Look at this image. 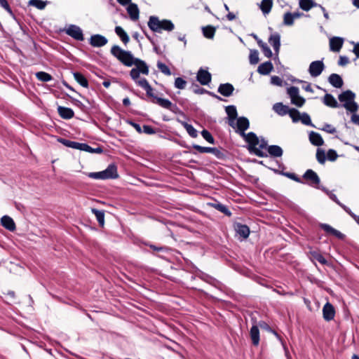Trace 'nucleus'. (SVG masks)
<instances>
[{"mask_svg": "<svg viewBox=\"0 0 359 359\" xmlns=\"http://www.w3.org/2000/svg\"><path fill=\"white\" fill-rule=\"evenodd\" d=\"M323 314L325 320L330 321L332 320L335 316L334 306L330 303L327 302L323 308Z\"/></svg>", "mask_w": 359, "mask_h": 359, "instance_id": "obj_8", "label": "nucleus"}, {"mask_svg": "<svg viewBox=\"0 0 359 359\" xmlns=\"http://www.w3.org/2000/svg\"><path fill=\"white\" fill-rule=\"evenodd\" d=\"M148 27L155 32L162 31L171 32L174 29V24L169 20H160L156 16H150L148 21Z\"/></svg>", "mask_w": 359, "mask_h": 359, "instance_id": "obj_2", "label": "nucleus"}, {"mask_svg": "<svg viewBox=\"0 0 359 359\" xmlns=\"http://www.w3.org/2000/svg\"><path fill=\"white\" fill-rule=\"evenodd\" d=\"M337 152L333 150V149H329L327 153V157L328 158V160L330 161H335L337 158Z\"/></svg>", "mask_w": 359, "mask_h": 359, "instance_id": "obj_53", "label": "nucleus"}, {"mask_svg": "<svg viewBox=\"0 0 359 359\" xmlns=\"http://www.w3.org/2000/svg\"><path fill=\"white\" fill-rule=\"evenodd\" d=\"M180 123L184 126L186 129L187 132L189 133L190 136L192 137H196L198 135L197 130L190 124H188L186 122L180 121Z\"/></svg>", "mask_w": 359, "mask_h": 359, "instance_id": "obj_35", "label": "nucleus"}, {"mask_svg": "<svg viewBox=\"0 0 359 359\" xmlns=\"http://www.w3.org/2000/svg\"><path fill=\"white\" fill-rule=\"evenodd\" d=\"M215 30L211 26H207L203 28V35L208 39H212L215 35Z\"/></svg>", "mask_w": 359, "mask_h": 359, "instance_id": "obj_41", "label": "nucleus"}, {"mask_svg": "<svg viewBox=\"0 0 359 359\" xmlns=\"http://www.w3.org/2000/svg\"><path fill=\"white\" fill-rule=\"evenodd\" d=\"M250 334L252 344L257 346L259 342V331L257 325H254L251 327Z\"/></svg>", "mask_w": 359, "mask_h": 359, "instance_id": "obj_19", "label": "nucleus"}, {"mask_svg": "<svg viewBox=\"0 0 359 359\" xmlns=\"http://www.w3.org/2000/svg\"><path fill=\"white\" fill-rule=\"evenodd\" d=\"M250 62L255 65L259 62V54L257 50H251L249 56Z\"/></svg>", "mask_w": 359, "mask_h": 359, "instance_id": "obj_46", "label": "nucleus"}, {"mask_svg": "<svg viewBox=\"0 0 359 359\" xmlns=\"http://www.w3.org/2000/svg\"><path fill=\"white\" fill-rule=\"evenodd\" d=\"M74 78L83 87H88V82L85 76L79 72L74 73Z\"/></svg>", "mask_w": 359, "mask_h": 359, "instance_id": "obj_33", "label": "nucleus"}, {"mask_svg": "<svg viewBox=\"0 0 359 359\" xmlns=\"http://www.w3.org/2000/svg\"><path fill=\"white\" fill-rule=\"evenodd\" d=\"M269 41L270 44L273 47L274 50L278 52L280 46L279 34H275L271 35L269 39Z\"/></svg>", "mask_w": 359, "mask_h": 359, "instance_id": "obj_28", "label": "nucleus"}, {"mask_svg": "<svg viewBox=\"0 0 359 359\" xmlns=\"http://www.w3.org/2000/svg\"><path fill=\"white\" fill-rule=\"evenodd\" d=\"M143 132L146 134H154V129L149 126H143Z\"/></svg>", "mask_w": 359, "mask_h": 359, "instance_id": "obj_60", "label": "nucleus"}, {"mask_svg": "<svg viewBox=\"0 0 359 359\" xmlns=\"http://www.w3.org/2000/svg\"><path fill=\"white\" fill-rule=\"evenodd\" d=\"M155 99L156 100V103L158 104H159L160 106H161L162 107L168 109H171L172 104L170 100H168L167 99L161 98V97H155Z\"/></svg>", "mask_w": 359, "mask_h": 359, "instance_id": "obj_39", "label": "nucleus"}, {"mask_svg": "<svg viewBox=\"0 0 359 359\" xmlns=\"http://www.w3.org/2000/svg\"><path fill=\"white\" fill-rule=\"evenodd\" d=\"M80 150L85 151L89 153L100 154L102 152V149L100 147L97 148H92L89 145L83 143H81V145H80Z\"/></svg>", "mask_w": 359, "mask_h": 359, "instance_id": "obj_31", "label": "nucleus"}, {"mask_svg": "<svg viewBox=\"0 0 359 359\" xmlns=\"http://www.w3.org/2000/svg\"><path fill=\"white\" fill-rule=\"evenodd\" d=\"M107 43V39L100 34H95L90 38V44L95 47H101Z\"/></svg>", "mask_w": 359, "mask_h": 359, "instance_id": "obj_13", "label": "nucleus"}, {"mask_svg": "<svg viewBox=\"0 0 359 359\" xmlns=\"http://www.w3.org/2000/svg\"><path fill=\"white\" fill-rule=\"evenodd\" d=\"M88 176L97 180L114 179L118 177L117 169L114 165H110L103 171L90 172Z\"/></svg>", "mask_w": 359, "mask_h": 359, "instance_id": "obj_5", "label": "nucleus"}, {"mask_svg": "<svg viewBox=\"0 0 359 359\" xmlns=\"http://www.w3.org/2000/svg\"><path fill=\"white\" fill-rule=\"evenodd\" d=\"M273 69V65L271 62H266L258 67L257 72L264 75L269 74Z\"/></svg>", "mask_w": 359, "mask_h": 359, "instance_id": "obj_23", "label": "nucleus"}, {"mask_svg": "<svg viewBox=\"0 0 359 359\" xmlns=\"http://www.w3.org/2000/svg\"><path fill=\"white\" fill-rule=\"evenodd\" d=\"M115 32L124 43H127L129 41V36L122 27L119 26L116 27Z\"/></svg>", "mask_w": 359, "mask_h": 359, "instance_id": "obj_30", "label": "nucleus"}, {"mask_svg": "<svg viewBox=\"0 0 359 359\" xmlns=\"http://www.w3.org/2000/svg\"><path fill=\"white\" fill-rule=\"evenodd\" d=\"M217 209L220 210L221 212L225 213L226 215H230V212L228 210V209L223 205H218Z\"/></svg>", "mask_w": 359, "mask_h": 359, "instance_id": "obj_61", "label": "nucleus"}, {"mask_svg": "<svg viewBox=\"0 0 359 359\" xmlns=\"http://www.w3.org/2000/svg\"><path fill=\"white\" fill-rule=\"evenodd\" d=\"M287 94L289 95L292 104L298 107H302L305 103V99L299 95V88L295 86H292L287 89Z\"/></svg>", "mask_w": 359, "mask_h": 359, "instance_id": "obj_6", "label": "nucleus"}, {"mask_svg": "<svg viewBox=\"0 0 359 359\" xmlns=\"http://www.w3.org/2000/svg\"><path fill=\"white\" fill-rule=\"evenodd\" d=\"M323 103L330 107H338L339 104L336 99L330 94H326L323 97Z\"/></svg>", "mask_w": 359, "mask_h": 359, "instance_id": "obj_25", "label": "nucleus"}, {"mask_svg": "<svg viewBox=\"0 0 359 359\" xmlns=\"http://www.w3.org/2000/svg\"><path fill=\"white\" fill-rule=\"evenodd\" d=\"M271 82L272 84L273 85H276V86H281L282 85V83H283V81L280 78H279L278 76H273L271 78Z\"/></svg>", "mask_w": 359, "mask_h": 359, "instance_id": "obj_55", "label": "nucleus"}, {"mask_svg": "<svg viewBox=\"0 0 359 359\" xmlns=\"http://www.w3.org/2000/svg\"><path fill=\"white\" fill-rule=\"evenodd\" d=\"M201 135L208 142L213 144L214 143V138L212 137V135L206 130H203L201 132Z\"/></svg>", "mask_w": 359, "mask_h": 359, "instance_id": "obj_51", "label": "nucleus"}, {"mask_svg": "<svg viewBox=\"0 0 359 359\" xmlns=\"http://www.w3.org/2000/svg\"><path fill=\"white\" fill-rule=\"evenodd\" d=\"M320 227L325 231L326 232L331 234V232L334 230V228H332L331 226L326 224H320Z\"/></svg>", "mask_w": 359, "mask_h": 359, "instance_id": "obj_58", "label": "nucleus"}, {"mask_svg": "<svg viewBox=\"0 0 359 359\" xmlns=\"http://www.w3.org/2000/svg\"><path fill=\"white\" fill-rule=\"evenodd\" d=\"M355 94L351 90H346L339 95V100L343 102V106L346 110L354 113L358 110V104L354 101Z\"/></svg>", "mask_w": 359, "mask_h": 359, "instance_id": "obj_4", "label": "nucleus"}, {"mask_svg": "<svg viewBox=\"0 0 359 359\" xmlns=\"http://www.w3.org/2000/svg\"><path fill=\"white\" fill-rule=\"evenodd\" d=\"M133 65L136 67L135 69H137L142 74L145 75L149 74V67L144 61L135 58Z\"/></svg>", "mask_w": 359, "mask_h": 359, "instance_id": "obj_16", "label": "nucleus"}, {"mask_svg": "<svg viewBox=\"0 0 359 359\" xmlns=\"http://www.w3.org/2000/svg\"><path fill=\"white\" fill-rule=\"evenodd\" d=\"M140 73L141 72H139L137 69H134L133 68V69H131L130 74V76L132 77V79L137 82V81L140 80L138 79L140 77Z\"/></svg>", "mask_w": 359, "mask_h": 359, "instance_id": "obj_54", "label": "nucleus"}, {"mask_svg": "<svg viewBox=\"0 0 359 359\" xmlns=\"http://www.w3.org/2000/svg\"><path fill=\"white\" fill-rule=\"evenodd\" d=\"M57 111L61 117L66 119L72 118L74 114L72 109L60 106L58 107Z\"/></svg>", "mask_w": 359, "mask_h": 359, "instance_id": "obj_21", "label": "nucleus"}, {"mask_svg": "<svg viewBox=\"0 0 359 359\" xmlns=\"http://www.w3.org/2000/svg\"><path fill=\"white\" fill-rule=\"evenodd\" d=\"M268 151L271 156L275 157H280L283 154V149L276 145L269 147Z\"/></svg>", "mask_w": 359, "mask_h": 359, "instance_id": "obj_32", "label": "nucleus"}, {"mask_svg": "<svg viewBox=\"0 0 359 359\" xmlns=\"http://www.w3.org/2000/svg\"><path fill=\"white\" fill-rule=\"evenodd\" d=\"M309 140L311 142L316 146H321L324 143V141L320 134L315 132H311L310 133Z\"/></svg>", "mask_w": 359, "mask_h": 359, "instance_id": "obj_26", "label": "nucleus"}, {"mask_svg": "<svg viewBox=\"0 0 359 359\" xmlns=\"http://www.w3.org/2000/svg\"><path fill=\"white\" fill-rule=\"evenodd\" d=\"M111 53L122 63L128 67L132 66L135 60L130 52L124 50L118 46H114L111 49Z\"/></svg>", "mask_w": 359, "mask_h": 359, "instance_id": "obj_3", "label": "nucleus"}, {"mask_svg": "<svg viewBox=\"0 0 359 359\" xmlns=\"http://www.w3.org/2000/svg\"><path fill=\"white\" fill-rule=\"evenodd\" d=\"M284 23L286 25H292L294 22V15L290 13H287L284 15Z\"/></svg>", "mask_w": 359, "mask_h": 359, "instance_id": "obj_49", "label": "nucleus"}, {"mask_svg": "<svg viewBox=\"0 0 359 359\" xmlns=\"http://www.w3.org/2000/svg\"><path fill=\"white\" fill-rule=\"evenodd\" d=\"M194 147L201 153H210L215 150V149L211 147H203L199 145H194Z\"/></svg>", "mask_w": 359, "mask_h": 359, "instance_id": "obj_52", "label": "nucleus"}, {"mask_svg": "<svg viewBox=\"0 0 359 359\" xmlns=\"http://www.w3.org/2000/svg\"><path fill=\"white\" fill-rule=\"evenodd\" d=\"M331 234L334 235V236L339 239H343L344 238V235L335 229H334L332 232H331Z\"/></svg>", "mask_w": 359, "mask_h": 359, "instance_id": "obj_59", "label": "nucleus"}, {"mask_svg": "<svg viewBox=\"0 0 359 359\" xmlns=\"http://www.w3.org/2000/svg\"><path fill=\"white\" fill-rule=\"evenodd\" d=\"M329 82L335 88H340L343 86V80L341 76L337 74H332L329 76Z\"/></svg>", "mask_w": 359, "mask_h": 359, "instance_id": "obj_20", "label": "nucleus"}, {"mask_svg": "<svg viewBox=\"0 0 359 359\" xmlns=\"http://www.w3.org/2000/svg\"><path fill=\"white\" fill-rule=\"evenodd\" d=\"M48 2L42 0H29L28 4L34 6L39 10H43L46 8Z\"/></svg>", "mask_w": 359, "mask_h": 359, "instance_id": "obj_34", "label": "nucleus"}, {"mask_svg": "<svg viewBox=\"0 0 359 359\" xmlns=\"http://www.w3.org/2000/svg\"><path fill=\"white\" fill-rule=\"evenodd\" d=\"M273 0H262L260 4V8L264 14H268L271 10Z\"/></svg>", "mask_w": 359, "mask_h": 359, "instance_id": "obj_29", "label": "nucleus"}, {"mask_svg": "<svg viewBox=\"0 0 359 359\" xmlns=\"http://www.w3.org/2000/svg\"><path fill=\"white\" fill-rule=\"evenodd\" d=\"M137 83L146 90L147 95L150 97H154L153 88L151 87V86L149 84V83L145 79H140L137 81Z\"/></svg>", "mask_w": 359, "mask_h": 359, "instance_id": "obj_27", "label": "nucleus"}, {"mask_svg": "<svg viewBox=\"0 0 359 359\" xmlns=\"http://www.w3.org/2000/svg\"><path fill=\"white\" fill-rule=\"evenodd\" d=\"M344 43V39L340 37H332L330 39V48L332 51L339 52Z\"/></svg>", "mask_w": 359, "mask_h": 359, "instance_id": "obj_11", "label": "nucleus"}, {"mask_svg": "<svg viewBox=\"0 0 359 359\" xmlns=\"http://www.w3.org/2000/svg\"><path fill=\"white\" fill-rule=\"evenodd\" d=\"M157 67L163 74L168 75V76L171 75V72H170L169 67L164 63H163L161 62H158Z\"/></svg>", "mask_w": 359, "mask_h": 359, "instance_id": "obj_44", "label": "nucleus"}, {"mask_svg": "<svg viewBox=\"0 0 359 359\" xmlns=\"http://www.w3.org/2000/svg\"><path fill=\"white\" fill-rule=\"evenodd\" d=\"M304 177L307 180H309L311 184H318L320 182V179L317 174L313 171L312 170H308L304 175Z\"/></svg>", "mask_w": 359, "mask_h": 359, "instance_id": "obj_22", "label": "nucleus"}, {"mask_svg": "<svg viewBox=\"0 0 359 359\" xmlns=\"http://www.w3.org/2000/svg\"><path fill=\"white\" fill-rule=\"evenodd\" d=\"M233 86L230 83L221 84L218 88V92L224 96H230L233 91Z\"/></svg>", "mask_w": 359, "mask_h": 359, "instance_id": "obj_17", "label": "nucleus"}, {"mask_svg": "<svg viewBox=\"0 0 359 359\" xmlns=\"http://www.w3.org/2000/svg\"><path fill=\"white\" fill-rule=\"evenodd\" d=\"M353 51L357 57H359V43L355 44Z\"/></svg>", "mask_w": 359, "mask_h": 359, "instance_id": "obj_64", "label": "nucleus"}, {"mask_svg": "<svg viewBox=\"0 0 359 359\" xmlns=\"http://www.w3.org/2000/svg\"><path fill=\"white\" fill-rule=\"evenodd\" d=\"M346 211L355 219V221L359 224V216L355 215L350 210L345 209Z\"/></svg>", "mask_w": 359, "mask_h": 359, "instance_id": "obj_62", "label": "nucleus"}, {"mask_svg": "<svg viewBox=\"0 0 359 359\" xmlns=\"http://www.w3.org/2000/svg\"><path fill=\"white\" fill-rule=\"evenodd\" d=\"M314 6L312 0H299V6L304 11H308Z\"/></svg>", "mask_w": 359, "mask_h": 359, "instance_id": "obj_37", "label": "nucleus"}, {"mask_svg": "<svg viewBox=\"0 0 359 359\" xmlns=\"http://www.w3.org/2000/svg\"><path fill=\"white\" fill-rule=\"evenodd\" d=\"M324 68H325V65H324L323 62L320 60H316V61L312 62L310 64V66L309 68V72L311 76L317 77L322 73Z\"/></svg>", "mask_w": 359, "mask_h": 359, "instance_id": "obj_7", "label": "nucleus"}, {"mask_svg": "<svg viewBox=\"0 0 359 359\" xmlns=\"http://www.w3.org/2000/svg\"><path fill=\"white\" fill-rule=\"evenodd\" d=\"M273 109L280 116L288 114L290 109L287 106L284 105L280 102L275 104L273 107Z\"/></svg>", "mask_w": 359, "mask_h": 359, "instance_id": "obj_24", "label": "nucleus"}, {"mask_svg": "<svg viewBox=\"0 0 359 359\" xmlns=\"http://www.w3.org/2000/svg\"><path fill=\"white\" fill-rule=\"evenodd\" d=\"M187 82L183 79L178 77L175 81V86L179 89H184L186 86Z\"/></svg>", "mask_w": 359, "mask_h": 359, "instance_id": "obj_50", "label": "nucleus"}, {"mask_svg": "<svg viewBox=\"0 0 359 359\" xmlns=\"http://www.w3.org/2000/svg\"><path fill=\"white\" fill-rule=\"evenodd\" d=\"M259 46L262 48V51L266 57H271L272 56V52L270 48L267 46V45L264 43L262 41L259 40L257 41Z\"/></svg>", "mask_w": 359, "mask_h": 359, "instance_id": "obj_40", "label": "nucleus"}, {"mask_svg": "<svg viewBox=\"0 0 359 359\" xmlns=\"http://www.w3.org/2000/svg\"><path fill=\"white\" fill-rule=\"evenodd\" d=\"M249 121L245 117H240L236 119V132L245 139L249 144L248 149L251 152L255 153L257 156H262L260 149L266 147V144L264 140H259L256 135L253 133L245 134L244 132L249 128Z\"/></svg>", "mask_w": 359, "mask_h": 359, "instance_id": "obj_1", "label": "nucleus"}, {"mask_svg": "<svg viewBox=\"0 0 359 359\" xmlns=\"http://www.w3.org/2000/svg\"><path fill=\"white\" fill-rule=\"evenodd\" d=\"M1 224L9 231H14L15 229V224L13 219L9 216L5 215L1 218Z\"/></svg>", "mask_w": 359, "mask_h": 359, "instance_id": "obj_18", "label": "nucleus"}, {"mask_svg": "<svg viewBox=\"0 0 359 359\" xmlns=\"http://www.w3.org/2000/svg\"><path fill=\"white\" fill-rule=\"evenodd\" d=\"M311 257L313 259L317 260L320 263H321L323 264H327L326 259L320 253H318V252H315V251L314 252H311Z\"/></svg>", "mask_w": 359, "mask_h": 359, "instance_id": "obj_45", "label": "nucleus"}, {"mask_svg": "<svg viewBox=\"0 0 359 359\" xmlns=\"http://www.w3.org/2000/svg\"><path fill=\"white\" fill-rule=\"evenodd\" d=\"M197 80L202 85H207L211 80V74L206 70L200 69L197 74Z\"/></svg>", "mask_w": 359, "mask_h": 359, "instance_id": "obj_12", "label": "nucleus"}, {"mask_svg": "<svg viewBox=\"0 0 359 359\" xmlns=\"http://www.w3.org/2000/svg\"><path fill=\"white\" fill-rule=\"evenodd\" d=\"M351 121L353 123L359 125V115L353 114L351 116Z\"/></svg>", "mask_w": 359, "mask_h": 359, "instance_id": "obj_63", "label": "nucleus"}, {"mask_svg": "<svg viewBox=\"0 0 359 359\" xmlns=\"http://www.w3.org/2000/svg\"><path fill=\"white\" fill-rule=\"evenodd\" d=\"M226 112L229 116V124L233 128H236V119L237 117V111L234 106H228L226 107Z\"/></svg>", "mask_w": 359, "mask_h": 359, "instance_id": "obj_9", "label": "nucleus"}, {"mask_svg": "<svg viewBox=\"0 0 359 359\" xmlns=\"http://www.w3.org/2000/svg\"><path fill=\"white\" fill-rule=\"evenodd\" d=\"M236 233L243 238H247L250 234V229L248 226L241 224L235 225Z\"/></svg>", "mask_w": 359, "mask_h": 359, "instance_id": "obj_15", "label": "nucleus"}, {"mask_svg": "<svg viewBox=\"0 0 359 359\" xmlns=\"http://www.w3.org/2000/svg\"><path fill=\"white\" fill-rule=\"evenodd\" d=\"M60 142H61L62 144L67 147L76 149L80 150V145H81V143L76 142H72L70 140H67L65 139H60Z\"/></svg>", "mask_w": 359, "mask_h": 359, "instance_id": "obj_36", "label": "nucleus"}, {"mask_svg": "<svg viewBox=\"0 0 359 359\" xmlns=\"http://www.w3.org/2000/svg\"><path fill=\"white\" fill-rule=\"evenodd\" d=\"M127 11L130 15V18L132 20H137L139 18V8L135 4H130L127 7Z\"/></svg>", "mask_w": 359, "mask_h": 359, "instance_id": "obj_14", "label": "nucleus"}, {"mask_svg": "<svg viewBox=\"0 0 359 359\" xmlns=\"http://www.w3.org/2000/svg\"><path fill=\"white\" fill-rule=\"evenodd\" d=\"M36 78L41 81H48L52 79V76L44 72H39L36 73Z\"/></svg>", "mask_w": 359, "mask_h": 359, "instance_id": "obj_42", "label": "nucleus"}, {"mask_svg": "<svg viewBox=\"0 0 359 359\" xmlns=\"http://www.w3.org/2000/svg\"><path fill=\"white\" fill-rule=\"evenodd\" d=\"M0 5L5 8L8 13H12L11 9L6 0H0Z\"/></svg>", "mask_w": 359, "mask_h": 359, "instance_id": "obj_56", "label": "nucleus"}, {"mask_svg": "<svg viewBox=\"0 0 359 359\" xmlns=\"http://www.w3.org/2000/svg\"><path fill=\"white\" fill-rule=\"evenodd\" d=\"M349 62L348 58L346 56H340L339 60V65L340 66H344L347 65Z\"/></svg>", "mask_w": 359, "mask_h": 359, "instance_id": "obj_57", "label": "nucleus"}, {"mask_svg": "<svg viewBox=\"0 0 359 359\" xmlns=\"http://www.w3.org/2000/svg\"><path fill=\"white\" fill-rule=\"evenodd\" d=\"M67 34L77 40H83V33L81 29L75 25L69 26L67 29Z\"/></svg>", "mask_w": 359, "mask_h": 359, "instance_id": "obj_10", "label": "nucleus"}, {"mask_svg": "<svg viewBox=\"0 0 359 359\" xmlns=\"http://www.w3.org/2000/svg\"><path fill=\"white\" fill-rule=\"evenodd\" d=\"M299 121L304 125L312 126L310 116L306 113L301 114Z\"/></svg>", "mask_w": 359, "mask_h": 359, "instance_id": "obj_47", "label": "nucleus"}, {"mask_svg": "<svg viewBox=\"0 0 359 359\" xmlns=\"http://www.w3.org/2000/svg\"><path fill=\"white\" fill-rule=\"evenodd\" d=\"M288 114L290 115V116L292 119L293 122H298V121H299V118H300L301 114L296 109H294V108L290 109L289 112H288Z\"/></svg>", "mask_w": 359, "mask_h": 359, "instance_id": "obj_43", "label": "nucleus"}, {"mask_svg": "<svg viewBox=\"0 0 359 359\" xmlns=\"http://www.w3.org/2000/svg\"><path fill=\"white\" fill-rule=\"evenodd\" d=\"M316 158L320 163H321V164L324 163L325 161V151L320 149H318L317 152H316Z\"/></svg>", "mask_w": 359, "mask_h": 359, "instance_id": "obj_48", "label": "nucleus"}, {"mask_svg": "<svg viewBox=\"0 0 359 359\" xmlns=\"http://www.w3.org/2000/svg\"><path fill=\"white\" fill-rule=\"evenodd\" d=\"M91 211L95 214L100 225L103 226L104 224V213L103 211L98 210L97 209L93 208Z\"/></svg>", "mask_w": 359, "mask_h": 359, "instance_id": "obj_38", "label": "nucleus"}]
</instances>
